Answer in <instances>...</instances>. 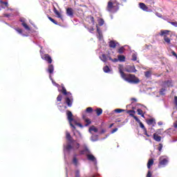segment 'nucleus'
Instances as JSON below:
<instances>
[{"label":"nucleus","mask_w":177,"mask_h":177,"mask_svg":"<svg viewBox=\"0 0 177 177\" xmlns=\"http://www.w3.org/2000/svg\"><path fill=\"white\" fill-rule=\"evenodd\" d=\"M118 70L120 77H122L124 81L129 82V84H139V82H140V80L139 78L136 77V75L133 74H125L122 71V65L119 66Z\"/></svg>","instance_id":"obj_1"},{"label":"nucleus","mask_w":177,"mask_h":177,"mask_svg":"<svg viewBox=\"0 0 177 177\" xmlns=\"http://www.w3.org/2000/svg\"><path fill=\"white\" fill-rule=\"evenodd\" d=\"M120 10V3L117 0H109L106 6V10L110 13H115Z\"/></svg>","instance_id":"obj_2"},{"label":"nucleus","mask_w":177,"mask_h":177,"mask_svg":"<svg viewBox=\"0 0 177 177\" xmlns=\"http://www.w3.org/2000/svg\"><path fill=\"white\" fill-rule=\"evenodd\" d=\"M66 115L71 127L73 128V129H75V126L73 124V121H74L73 113L71 111H66Z\"/></svg>","instance_id":"obj_3"},{"label":"nucleus","mask_w":177,"mask_h":177,"mask_svg":"<svg viewBox=\"0 0 177 177\" xmlns=\"http://www.w3.org/2000/svg\"><path fill=\"white\" fill-rule=\"evenodd\" d=\"M168 164V158L165 156H160L159 158L158 168H162Z\"/></svg>","instance_id":"obj_4"},{"label":"nucleus","mask_w":177,"mask_h":177,"mask_svg":"<svg viewBox=\"0 0 177 177\" xmlns=\"http://www.w3.org/2000/svg\"><path fill=\"white\" fill-rule=\"evenodd\" d=\"M41 57L43 60L47 62L48 64H52V62H53V59H52V57H50L49 54H44V55L41 54Z\"/></svg>","instance_id":"obj_5"},{"label":"nucleus","mask_w":177,"mask_h":177,"mask_svg":"<svg viewBox=\"0 0 177 177\" xmlns=\"http://www.w3.org/2000/svg\"><path fill=\"white\" fill-rule=\"evenodd\" d=\"M62 89L58 90L59 92H61V93L64 94L65 96H68L69 97H73V95L70 92H67V90L66 89V87L64 86H62Z\"/></svg>","instance_id":"obj_6"},{"label":"nucleus","mask_w":177,"mask_h":177,"mask_svg":"<svg viewBox=\"0 0 177 177\" xmlns=\"http://www.w3.org/2000/svg\"><path fill=\"white\" fill-rule=\"evenodd\" d=\"M125 71L127 73H136L138 70H136V68H135V66H127L125 68Z\"/></svg>","instance_id":"obj_7"},{"label":"nucleus","mask_w":177,"mask_h":177,"mask_svg":"<svg viewBox=\"0 0 177 177\" xmlns=\"http://www.w3.org/2000/svg\"><path fill=\"white\" fill-rule=\"evenodd\" d=\"M66 139L69 142L70 144L71 143H75V140L71 137V134L68 131L66 132Z\"/></svg>","instance_id":"obj_8"},{"label":"nucleus","mask_w":177,"mask_h":177,"mask_svg":"<svg viewBox=\"0 0 177 177\" xmlns=\"http://www.w3.org/2000/svg\"><path fill=\"white\" fill-rule=\"evenodd\" d=\"M127 114H129V115H131V117H133V118H134V120L136 121H139V118H138V116L135 115V113H136L135 111L133 110H128L127 111Z\"/></svg>","instance_id":"obj_9"},{"label":"nucleus","mask_w":177,"mask_h":177,"mask_svg":"<svg viewBox=\"0 0 177 177\" xmlns=\"http://www.w3.org/2000/svg\"><path fill=\"white\" fill-rule=\"evenodd\" d=\"M66 15L67 16L73 19V17H74V10L71 8H68L66 9Z\"/></svg>","instance_id":"obj_10"},{"label":"nucleus","mask_w":177,"mask_h":177,"mask_svg":"<svg viewBox=\"0 0 177 177\" xmlns=\"http://www.w3.org/2000/svg\"><path fill=\"white\" fill-rule=\"evenodd\" d=\"M73 97H66L65 98V102L67 104L68 107H71L73 106V100L71 99Z\"/></svg>","instance_id":"obj_11"},{"label":"nucleus","mask_w":177,"mask_h":177,"mask_svg":"<svg viewBox=\"0 0 177 177\" xmlns=\"http://www.w3.org/2000/svg\"><path fill=\"white\" fill-rule=\"evenodd\" d=\"M139 8L142 9V10H144V12H149V7L144 3H139Z\"/></svg>","instance_id":"obj_12"},{"label":"nucleus","mask_w":177,"mask_h":177,"mask_svg":"<svg viewBox=\"0 0 177 177\" xmlns=\"http://www.w3.org/2000/svg\"><path fill=\"white\" fill-rule=\"evenodd\" d=\"M86 157L88 161H92V162H95V163L97 162L96 158L93 154H87Z\"/></svg>","instance_id":"obj_13"},{"label":"nucleus","mask_w":177,"mask_h":177,"mask_svg":"<svg viewBox=\"0 0 177 177\" xmlns=\"http://www.w3.org/2000/svg\"><path fill=\"white\" fill-rule=\"evenodd\" d=\"M47 71L49 74H53V72L55 71V66L52 64H49L48 66Z\"/></svg>","instance_id":"obj_14"},{"label":"nucleus","mask_w":177,"mask_h":177,"mask_svg":"<svg viewBox=\"0 0 177 177\" xmlns=\"http://www.w3.org/2000/svg\"><path fill=\"white\" fill-rule=\"evenodd\" d=\"M73 149H74V147H73L70 143L64 147V150H66V151H68V153H70Z\"/></svg>","instance_id":"obj_15"},{"label":"nucleus","mask_w":177,"mask_h":177,"mask_svg":"<svg viewBox=\"0 0 177 177\" xmlns=\"http://www.w3.org/2000/svg\"><path fill=\"white\" fill-rule=\"evenodd\" d=\"M97 38L99 41H102L103 39V34L102 33V31H100V29H99V27L97 26Z\"/></svg>","instance_id":"obj_16"},{"label":"nucleus","mask_w":177,"mask_h":177,"mask_svg":"<svg viewBox=\"0 0 177 177\" xmlns=\"http://www.w3.org/2000/svg\"><path fill=\"white\" fill-rule=\"evenodd\" d=\"M147 124L148 125H156V120L154 118H151V119H148L147 120Z\"/></svg>","instance_id":"obj_17"},{"label":"nucleus","mask_w":177,"mask_h":177,"mask_svg":"<svg viewBox=\"0 0 177 177\" xmlns=\"http://www.w3.org/2000/svg\"><path fill=\"white\" fill-rule=\"evenodd\" d=\"M109 48H113V49H115L117 48V43L114 40H111L109 41Z\"/></svg>","instance_id":"obj_18"},{"label":"nucleus","mask_w":177,"mask_h":177,"mask_svg":"<svg viewBox=\"0 0 177 177\" xmlns=\"http://www.w3.org/2000/svg\"><path fill=\"white\" fill-rule=\"evenodd\" d=\"M82 118L83 120H84L86 124V127H88V125H91V124H92V122L91 121V120L86 118V116H85V115H82Z\"/></svg>","instance_id":"obj_19"},{"label":"nucleus","mask_w":177,"mask_h":177,"mask_svg":"<svg viewBox=\"0 0 177 177\" xmlns=\"http://www.w3.org/2000/svg\"><path fill=\"white\" fill-rule=\"evenodd\" d=\"M170 31L168 30H160V32L159 33V35H160V37H164L165 35H168V33Z\"/></svg>","instance_id":"obj_20"},{"label":"nucleus","mask_w":177,"mask_h":177,"mask_svg":"<svg viewBox=\"0 0 177 177\" xmlns=\"http://www.w3.org/2000/svg\"><path fill=\"white\" fill-rule=\"evenodd\" d=\"M154 164V160L153 159H149L147 162V169H150L151 168V166Z\"/></svg>","instance_id":"obj_21"},{"label":"nucleus","mask_w":177,"mask_h":177,"mask_svg":"<svg viewBox=\"0 0 177 177\" xmlns=\"http://www.w3.org/2000/svg\"><path fill=\"white\" fill-rule=\"evenodd\" d=\"M153 139L156 142H161V136H158L156 133H153Z\"/></svg>","instance_id":"obj_22"},{"label":"nucleus","mask_w":177,"mask_h":177,"mask_svg":"<svg viewBox=\"0 0 177 177\" xmlns=\"http://www.w3.org/2000/svg\"><path fill=\"white\" fill-rule=\"evenodd\" d=\"M95 112L97 117H99L100 115H102V114H103V109H102V108H97L95 109Z\"/></svg>","instance_id":"obj_23"},{"label":"nucleus","mask_w":177,"mask_h":177,"mask_svg":"<svg viewBox=\"0 0 177 177\" xmlns=\"http://www.w3.org/2000/svg\"><path fill=\"white\" fill-rule=\"evenodd\" d=\"M54 13L57 15L58 19H62V14L59 12V11L56 9V8H54Z\"/></svg>","instance_id":"obj_24"},{"label":"nucleus","mask_w":177,"mask_h":177,"mask_svg":"<svg viewBox=\"0 0 177 177\" xmlns=\"http://www.w3.org/2000/svg\"><path fill=\"white\" fill-rule=\"evenodd\" d=\"M164 40L168 45H171V39L169 37H167V35L164 36Z\"/></svg>","instance_id":"obj_25"},{"label":"nucleus","mask_w":177,"mask_h":177,"mask_svg":"<svg viewBox=\"0 0 177 177\" xmlns=\"http://www.w3.org/2000/svg\"><path fill=\"white\" fill-rule=\"evenodd\" d=\"M118 59L119 62H125V56L118 55Z\"/></svg>","instance_id":"obj_26"},{"label":"nucleus","mask_w":177,"mask_h":177,"mask_svg":"<svg viewBox=\"0 0 177 177\" xmlns=\"http://www.w3.org/2000/svg\"><path fill=\"white\" fill-rule=\"evenodd\" d=\"M100 59L104 62V63H106L107 62V57L106 56L105 54H102V56L100 57Z\"/></svg>","instance_id":"obj_27"},{"label":"nucleus","mask_w":177,"mask_h":177,"mask_svg":"<svg viewBox=\"0 0 177 177\" xmlns=\"http://www.w3.org/2000/svg\"><path fill=\"white\" fill-rule=\"evenodd\" d=\"M164 84L166 85V86H172V80L165 81Z\"/></svg>","instance_id":"obj_28"},{"label":"nucleus","mask_w":177,"mask_h":177,"mask_svg":"<svg viewBox=\"0 0 177 177\" xmlns=\"http://www.w3.org/2000/svg\"><path fill=\"white\" fill-rule=\"evenodd\" d=\"M98 26H100V27H102V26H103V24H104V20L102 18H100L98 20Z\"/></svg>","instance_id":"obj_29"},{"label":"nucleus","mask_w":177,"mask_h":177,"mask_svg":"<svg viewBox=\"0 0 177 177\" xmlns=\"http://www.w3.org/2000/svg\"><path fill=\"white\" fill-rule=\"evenodd\" d=\"M145 75L146 77V78H150L151 77V71H148L145 72Z\"/></svg>","instance_id":"obj_30"},{"label":"nucleus","mask_w":177,"mask_h":177,"mask_svg":"<svg viewBox=\"0 0 177 177\" xmlns=\"http://www.w3.org/2000/svg\"><path fill=\"white\" fill-rule=\"evenodd\" d=\"M21 24H22L23 27L25 28V30H27L28 31H30V30H31L30 28V26H28V25H27L26 24V22H23Z\"/></svg>","instance_id":"obj_31"},{"label":"nucleus","mask_w":177,"mask_h":177,"mask_svg":"<svg viewBox=\"0 0 177 177\" xmlns=\"http://www.w3.org/2000/svg\"><path fill=\"white\" fill-rule=\"evenodd\" d=\"M89 131H93V132L97 133L99 130L97 129V128L93 125L89 128Z\"/></svg>","instance_id":"obj_32"},{"label":"nucleus","mask_w":177,"mask_h":177,"mask_svg":"<svg viewBox=\"0 0 177 177\" xmlns=\"http://www.w3.org/2000/svg\"><path fill=\"white\" fill-rule=\"evenodd\" d=\"M73 162L74 164V165H75V167H77L78 165V159H77V157H73Z\"/></svg>","instance_id":"obj_33"},{"label":"nucleus","mask_w":177,"mask_h":177,"mask_svg":"<svg viewBox=\"0 0 177 177\" xmlns=\"http://www.w3.org/2000/svg\"><path fill=\"white\" fill-rule=\"evenodd\" d=\"M136 122H138V124H140V128H142V129H143V131L146 129V127H145V124H143V123L140 122V120H139V121H136Z\"/></svg>","instance_id":"obj_34"},{"label":"nucleus","mask_w":177,"mask_h":177,"mask_svg":"<svg viewBox=\"0 0 177 177\" xmlns=\"http://www.w3.org/2000/svg\"><path fill=\"white\" fill-rule=\"evenodd\" d=\"M131 60H133V62H136V60H138V55L136 54H133L131 56Z\"/></svg>","instance_id":"obj_35"},{"label":"nucleus","mask_w":177,"mask_h":177,"mask_svg":"<svg viewBox=\"0 0 177 177\" xmlns=\"http://www.w3.org/2000/svg\"><path fill=\"white\" fill-rule=\"evenodd\" d=\"M104 72V73H110V68L109 66H106L103 68Z\"/></svg>","instance_id":"obj_36"},{"label":"nucleus","mask_w":177,"mask_h":177,"mask_svg":"<svg viewBox=\"0 0 177 177\" xmlns=\"http://www.w3.org/2000/svg\"><path fill=\"white\" fill-rule=\"evenodd\" d=\"M62 100L63 95H62V94L58 95V96L57 97V102H62Z\"/></svg>","instance_id":"obj_37"},{"label":"nucleus","mask_w":177,"mask_h":177,"mask_svg":"<svg viewBox=\"0 0 177 177\" xmlns=\"http://www.w3.org/2000/svg\"><path fill=\"white\" fill-rule=\"evenodd\" d=\"M93 109L92 107H88L86 109V113H93Z\"/></svg>","instance_id":"obj_38"},{"label":"nucleus","mask_w":177,"mask_h":177,"mask_svg":"<svg viewBox=\"0 0 177 177\" xmlns=\"http://www.w3.org/2000/svg\"><path fill=\"white\" fill-rule=\"evenodd\" d=\"M48 19L50 21H52V23H53L54 24H56V26H57V21H56V20H55L53 18L48 17Z\"/></svg>","instance_id":"obj_39"},{"label":"nucleus","mask_w":177,"mask_h":177,"mask_svg":"<svg viewBox=\"0 0 177 177\" xmlns=\"http://www.w3.org/2000/svg\"><path fill=\"white\" fill-rule=\"evenodd\" d=\"M124 50H125V48H124V47H120L118 50V53L122 54L124 53Z\"/></svg>","instance_id":"obj_40"},{"label":"nucleus","mask_w":177,"mask_h":177,"mask_svg":"<svg viewBox=\"0 0 177 177\" xmlns=\"http://www.w3.org/2000/svg\"><path fill=\"white\" fill-rule=\"evenodd\" d=\"M125 111V110L124 109H115V113H118L120 114V113H122Z\"/></svg>","instance_id":"obj_41"},{"label":"nucleus","mask_w":177,"mask_h":177,"mask_svg":"<svg viewBox=\"0 0 177 177\" xmlns=\"http://www.w3.org/2000/svg\"><path fill=\"white\" fill-rule=\"evenodd\" d=\"M137 113L138 115H141L142 114H143V111L141 109H137Z\"/></svg>","instance_id":"obj_42"},{"label":"nucleus","mask_w":177,"mask_h":177,"mask_svg":"<svg viewBox=\"0 0 177 177\" xmlns=\"http://www.w3.org/2000/svg\"><path fill=\"white\" fill-rule=\"evenodd\" d=\"M164 92H165V88H162L159 91V93H160V95H165V93Z\"/></svg>","instance_id":"obj_43"},{"label":"nucleus","mask_w":177,"mask_h":177,"mask_svg":"<svg viewBox=\"0 0 177 177\" xmlns=\"http://www.w3.org/2000/svg\"><path fill=\"white\" fill-rule=\"evenodd\" d=\"M168 23H169V24H171V26H174V27H177V21H174V22L168 21Z\"/></svg>","instance_id":"obj_44"},{"label":"nucleus","mask_w":177,"mask_h":177,"mask_svg":"<svg viewBox=\"0 0 177 177\" xmlns=\"http://www.w3.org/2000/svg\"><path fill=\"white\" fill-rule=\"evenodd\" d=\"M80 170H76L75 172V177H80Z\"/></svg>","instance_id":"obj_45"},{"label":"nucleus","mask_w":177,"mask_h":177,"mask_svg":"<svg viewBox=\"0 0 177 177\" xmlns=\"http://www.w3.org/2000/svg\"><path fill=\"white\" fill-rule=\"evenodd\" d=\"M158 150L159 151H161V150H162V144L160 143V144L158 145Z\"/></svg>","instance_id":"obj_46"},{"label":"nucleus","mask_w":177,"mask_h":177,"mask_svg":"<svg viewBox=\"0 0 177 177\" xmlns=\"http://www.w3.org/2000/svg\"><path fill=\"white\" fill-rule=\"evenodd\" d=\"M144 135H146V136H147V138H150V135H149V133H147V129H145V130H144Z\"/></svg>","instance_id":"obj_47"},{"label":"nucleus","mask_w":177,"mask_h":177,"mask_svg":"<svg viewBox=\"0 0 177 177\" xmlns=\"http://www.w3.org/2000/svg\"><path fill=\"white\" fill-rule=\"evenodd\" d=\"M153 176V174H151V171H148V173L147 174V177H151Z\"/></svg>","instance_id":"obj_48"},{"label":"nucleus","mask_w":177,"mask_h":177,"mask_svg":"<svg viewBox=\"0 0 177 177\" xmlns=\"http://www.w3.org/2000/svg\"><path fill=\"white\" fill-rule=\"evenodd\" d=\"M15 30L17 31V32H19V34L23 33V30H21L20 28H16Z\"/></svg>","instance_id":"obj_49"},{"label":"nucleus","mask_w":177,"mask_h":177,"mask_svg":"<svg viewBox=\"0 0 177 177\" xmlns=\"http://www.w3.org/2000/svg\"><path fill=\"white\" fill-rule=\"evenodd\" d=\"M176 107H177V96H174V102Z\"/></svg>","instance_id":"obj_50"},{"label":"nucleus","mask_w":177,"mask_h":177,"mask_svg":"<svg viewBox=\"0 0 177 177\" xmlns=\"http://www.w3.org/2000/svg\"><path fill=\"white\" fill-rule=\"evenodd\" d=\"M173 127H174V128H175L176 129H177V120L174 122Z\"/></svg>","instance_id":"obj_51"},{"label":"nucleus","mask_w":177,"mask_h":177,"mask_svg":"<svg viewBox=\"0 0 177 177\" xmlns=\"http://www.w3.org/2000/svg\"><path fill=\"white\" fill-rule=\"evenodd\" d=\"M171 55H173V56H174L176 59H177V54H176V53H175V51H171Z\"/></svg>","instance_id":"obj_52"},{"label":"nucleus","mask_w":177,"mask_h":177,"mask_svg":"<svg viewBox=\"0 0 177 177\" xmlns=\"http://www.w3.org/2000/svg\"><path fill=\"white\" fill-rule=\"evenodd\" d=\"M111 62H113V63H117V62H118V58L113 59H111Z\"/></svg>","instance_id":"obj_53"},{"label":"nucleus","mask_w":177,"mask_h":177,"mask_svg":"<svg viewBox=\"0 0 177 177\" xmlns=\"http://www.w3.org/2000/svg\"><path fill=\"white\" fill-rule=\"evenodd\" d=\"M118 131V129L115 128L112 130L111 133H114L115 132H117Z\"/></svg>","instance_id":"obj_54"},{"label":"nucleus","mask_w":177,"mask_h":177,"mask_svg":"<svg viewBox=\"0 0 177 177\" xmlns=\"http://www.w3.org/2000/svg\"><path fill=\"white\" fill-rule=\"evenodd\" d=\"M3 5H5L6 8H8L9 4L8 3V2L4 1V3H3Z\"/></svg>","instance_id":"obj_55"},{"label":"nucleus","mask_w":177,"mask_h":177,"mask_svg":"<svg viewBox=\"0 0 177 177\" xmlns=\"http://www.w3.org/2000/svg\"><path fill=\"white\" fill-rule=\"evenodd\" d=\"M76 148L80 149V143H76Z\"/></svg>","instance_id":"obj_56"},{"label":"nucleus","mask_w":177,"mask_h":177,"mask_svg":"<svg viewBox=\"0 0 177 177\" xmlns=\"http://www.w3.org/2000/svg\"><path fill=\"white\" fill-rule=\"evenodd\" d=\"M131 100L133 102H138V100H136V98H131Z\"/></svg>","instance_id":"obj_57"},{"label":"nucleus","mask_w":177,"mask_h":177,"mask_svg":"<svg viewBox=\"0 0 177 177\" xmlns=\"http://www.w3.org/2000/svg\"><path fill=\"white\" fill-rule=\"evenodd\" d=\"M19 21H21V23H25L24 19H19Z\"/></svg>","instance_id":"obj_58"},{"label":"nucleus","mask_w":177,"mask_h":177,"mask_svg":"<svg viewBox=\"0 0 177 177\" xmlns=\"http://www.w3.org/2000/svg\"><path fill=\"white\" fill-rule=\"evenodd\" d=\"M77 125H78V127H82V124H81V123H77Z\"/></svg>","instance_id":"obj_59"},{"label":"nucleus","mask_w":177,"mask_h":177,"mask_svg":"<svg viewBox=\"0 0 177 177\" xmlns=\"http://www.w3.org/2000/svg\"><path fill=\"white\" fill-rule=\"evenodd\" d=\"M92 140H93V142H96V140H97V139H93V137H92Z\"/></svg>","instance_id":"obj_60"},{"label":"nucleus","mask_w":177,"mask_h":177,"mask_svg":"<svg viewBox=\"0 0 177 177\" xmlns=\"http://www.w3.org/2000/svg\"><path fill=\"white\" fill-rule=\"evenodd\" d=\"M140 115H141V117H142V118H145V113H142Z\"/></svg>","instance_id":"obj_61"},{"label":"nucleus","mask_w":177,"mask_h":177,"mask_svg":"<svg viewBox=\"0 0 177 177\" xmlns=\"http://www.w3.org/2000/svg\"><path fill=\"white\" fill-rule=\"evenodd\" d=\"M5 1H2V0H0V3H1L3 5V3H4Z\"/></svg>","instance_id":"obj_62"},{"label":"nucleus","mask_w":177,"mask_h":177,"mask_svg":"<svg viewBox=\"0 0 177 177\" xmlns=\"http://www.w3.org/2000/svg\"><path fill=\"white\" fill-rule=\"evenodd\" d=\"M91 20H92L93 21H94L95 18H93V17H91Z\"/></svg>","instance_id":"obj_63"},{"label":"nucleus","mask_w":177,"mask_h":177,"mask_svg":"<svg viewBox=\"0 0 177 177\" xmlns=\"http://www.w3.org/2000/svg\"><path fill=\"white\" fill-rule=\"evenodd\" d=\"M159 125H162V123H161V122H158V123Z\"/></svg>","instance_id":"obj_64"}]
</instances>
